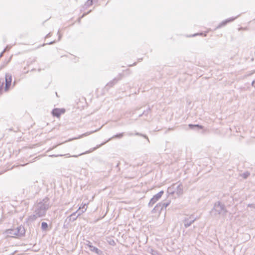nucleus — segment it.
Masks as SVG:
<instances>
[{"mask_svg": "<svg viewBox=\"0 0 255 255\" xmlns=\"http://www.w3.org/2000/svg\"><path fill=\"white\" fill-rule=\"evenodd\" d=\"M6 233L7 235L10 237L16 236V230L15 229H8L6 231Z\"/></svg>", "mask_w": 255, "mask_h": 255, "instance_id": "obj_16", "label": "nucleus"}, {"mask_svg": "<svg viewBox=\"0 0 255 255\" xmlns=\"http://www.w3.org/2000/svg\"><path fill=\"white\" fill-rule=\"evenodd\" d=\"M85 205H86V204H85V205L82 207V210H83V209H84V210L86 209V208H85Z\"/></svg>", "mask_w": 255, "mask_h": 255, "instance_id": "obj_30", "label": "nucleus"}, {"mask_svg": "<svg viewBox=\"0 0 255 255\" xmlns=\"http://www.w3.org/2000/svg\"><path fill=\"white\" fill-rule=\"evenodd\" d=\"M86 242L87 243L86 245L89 248L91 251L95 252L98 255H100L102 253L101 251L99 250L97 248L92 246V243L90 241H87Z\"/></svg>", "mask_w": 255, "mask_h": 255, "instance_id": "obj_7", "label": "nucleus"}, {"mask_svg": "<svg viewBox=\"0 0 255 255\" xmlns=\"http://www.w3.org/2000/svg\"><path fill=\"white\" fill-rule=\"evenodd\" d=\"M198 34H198V33H197V34H195L193 35V36H195L197 35H198Z\"/></svg>", "mask_w": 255, "mask_h": 255, "instance_id": "obj_31", "label": "nucleus"}, {"mask_svg": "<svg viewBox=\"0 0 255 255\" xmlns=\"http://www.w3.org/2000/svg\"><path fill=\"white\" fill-rule=\"evenodd\" d=\"M34 214L28 216V217L27 219V221L32 222L36 220L38 218H42L40 216L38 215L36 212H35L34 211Z\"/></svg>", "mask_w": 255, "mask_h": 255, "instance_id": "obj_12", "label": "nucleus"}, {"mask_svg": "<svg viewBox=\"0 0 255 255\" xmlns=\"http://www.w3.org/2000/svg\"><path fill=\"white\" fill-rule=\"evenodd\" d=\"M234 19L235 18H229L223 21L217 27V28H219L222 26L225 25L228 22L233 21Z\"/></svg>", "mask_w": 255, "mask_h": 255, "instance_id": "obj_17", "label": "nucleus"}, {"mask_svg": "<svg viewBox=\"0 0 255 255\" xmlns=\"http://www.w3.org/2000/svg\"><path fill=\"white\" fill-rule=\"evenodd\" d=\"M196 219L197 218H195L193 215H191L189 217H185L183 221L184 227L186 228H188L196 220Z\"/></svg>", "mask_w": 255, "mask_h": 255, "instance_id": "obj_4", "label": "nucleus"}, {"mask_svg": "<svg viewBox=\"0 0 255 255\" xmlns=\"http://www.w3.org/2000/svg\"><path fill=\"white\" fill-rule=\"evenodd\" d=\"M252 86L255 88V80L253 81Z\"/></svg>", "mask_w": 255, "mask_h": 255, "instance_id": "obj_28", "label": "nucleus"}, {"mask_svg": "<svg viewBox=\"0 0 255 255\" xmlns=\"http://www.w3.org/2000/svg\"><path fill=\"white\" fill-rule=\"evenodd\" d=\"M117 81V80H116V79H114L113 81L108 83L107 84V86H110V87L113 86L116 83Z\"/></svg>", "mask_w": 255, "mask_h": 255, "instance_id": "obj_23", "label": "nucleus"}, {"mask_svg": "<svg viewBox=\"0 0 255 255\" xmlns=\"http://www.w3.org/2000/svg\"><path fill=\"white\" fill-rule=\"evenodd\" d=\"M175 186L176 184H173L171 187H169L167 191V193L168 195H173L175 193Z\"/></svg>", "mask_w": 255, "mask_h": 255, "instance_id": "obj_15", "label": "nucleus"}, {"mask_svg": "<svg viewBox=\"0 0 255 255\" xmlns=\"http://www.w3.org/2000/svg\"><path fill=\"white\" fill-rule=\"evenodd\" d=\"M250 175V173L248 171L240 174V176L243 177L244 179H247Z\"/></svg>", "mask_w": 255, "mask_h": 255, "instance_id": "obj_20", "label": "nucleus"}, {"mask_svg": "<svg viewBox=\"0 0 255 255\" xmlns=\"http://www.w3.org/2000/svg\"><path fill=\"white\" fill-rule=\"evenodd\" d=\"M11 75L8 73H6L5 76V85L4 90L5 91H7L11 85Z\"/></svg>", "mask_w": 255, "mask_h": 255, "instance_id": "obj_6", "label": "nucleus"}, {"mask_svg": "<svg viewBox=\"0 0 255 255\" xmlns=\"http://www.w3.org/2000/svg\"><path fill=\"white\" fill-rule=\"evenodd\" d=\"M175 192L177 195H179L183 193V189L181 184H175Z\"/></svg>", "mask_w": 255, "mask_h": 255, "instance_id": "obj_13", "label": "nucleus"}, {"mask_svg": "<svg viewBox=\"0 0 255 255\" xmlns=\"http://www.w3.org/2000/svg\"><path fill=\"white\" fill-rule=\"evenodd\" d=\"M48 228V224L46 222H42L41 223V229L42 231H46Z\"/></svg>", "mask_w": 255, "mask_h": 255, "instance_id": "obj_21", "label": "nucleus"}, {"mask_svg": "<svg viewBox=\"0 0 255 255\" xmlns=\"http://www.w3.org/2000/svg\"><path fill=\"white\" fill-rule=\"evenodd\" d=\"M252 205H251V204H249L248 206L249 207H251Z\"/></svg>", "mask_w": 255, "mask_h": 255, "instance_id": "obj_32", "label": "nucleus"}, {"mask_svg": "<svg viewBox=\"0 0 255 255\" xmlns=\"http://www.w3.org/2000/svg\"><path fill=\"white\" fill-rule=\"evenodd\" d=\"M101 128H99L98 129H96L95 130L86 132H85V133H83V134H82L81 135H80L78 137H74L73 138L69 139V140H68V141H70L71 140H75V139H80V138H82L83 137L88 136V135H90L91 134L98 131Z\"/></svg>", "mask_w": 255, "mask_h": 255, "instance_id": "obj_8", "label": "nucleus"}, {"mask_svg": "<svg viewBox=\"0 0 255 255\" xmlns=\"http://www.w3.org/2000/svg\"><path fill=\"white\" fill-rule=\"evenodd\" d=\"M189 127L191 128H196V127H197L199 128H203V127L201 126H199L198 125H192V124H189Z\"/></svg>", "mask_w": 255, "mask_h": 255, "instance_id": "obj_22", "label": "nucleus"}, {"mask_svg": "<svg viewBox=\"0 0 255 255\" xmlns=\"http://www.w3.org/2000/svg\"><path fill=\"white\" fill-rule=\"evenodd\" d=\"M80 208L81 207H80L78 210L73 213L67 218V219H69V221L73 222L75 221L79 216H80L83 213L86 211V209L85 210H82L81 211H79Z\"/></svg>", "mask_w": 255, "mask_h": 255, "instance_id": "obj_5", "label": "nucleus"}, {"mask_svg": "<svg viewBox=\"0 0 255 255\" xmlns=\"http://www.w3.org/2000/svg\"><path fill=\"white\" fill-rule=\"evenodd\" d=\"M214 215H225L227 212L225 206L218 201L215 203L211 212Z\"/></svg>", "mask_w": 255, "mask_h": 255, "instance_id": "obj_2", "label": "nucleus"}, {"mask_svg": "<svg viewBox=\"0 0 255 255\" xmlns=\"http://www.w3.org/2000/svg\"><path fill=\"white\" fill-rule=\"evenodd\" d=\"M64 112L65 110L63 109H55L52 111V113L53 116L59 117L61 114L64 113Z\"/></svg>", "mask_w": 255, "mask_h": 255, "instance_id": "obj_10", "label": "nucleus"}, {"mask_svg": "<svg viewBox=\"0 0 255 255\" xmlns=\"http://www.w3.org/2000/svg\"><path fill=\"white\" fill-rule=\"evenodd\" d=\"M6 48H5V49H4V50H3V51L1 53H0V57H1L2 56V55L3 53V52H4L6 50Z\"/></svg>", "mask_w": 255, "mask_h": 255, "instance_id": "obj_27", "label": "nucleus"}, {"mask_svg": "<svg viewBox=\"0 0 255 255\" xmlns=\"http://www.w3.org/2000/svg\"><path fill=\"white\" fill-rule=\"evenodd\" d=\"M15 229L16 230V236L21 237L25 233L24 228L21 226L17 227Z\"/></svg>", "mask_w": 255, "mask_h": 255, "instance_id": "obj_9", "label": "nucleus"}, {"mask_svg": "<svg viewBox=\"0 0 255 255\" xmlns=\"http://www.w3.org/2000/svg\"><path fill=\"white\" fill-rule=\"evenodd\" d=\"M49 199L46 197L42 200L37 201L34 206V211L37 214L43 217L46 215L47 211L50 207Z\"/></svg>", "mask_w": 255, "mask_h": 255, "instance_id": "obj_1", "label": "nucleus"}, {"mask_svg": "<svg viewBox=\"0 0 255 255\" xmlns=\"http://www.w3.org/2000/svg\"><path fill=\"white\" fill-rule=\"evenodd\" d=\"M27 164V163H24V164H19L18 165H14L13 166H12L10 168H8L7 169V170H9V169H12L13 168L15 167H17V166H24V165Z\"/></svg>", "mask_w": 255, "mask_h": 255, "instance_id": "obj_24", "label": "nucleus"}, {"mask_svg": "<svg viewBox=\"0 0 255 255\" xmlns=\"http://www.w3.org/2000/svg\"><path fill=\"white\" fill-rule=\"evenodd\" d=\"M110 244L111 245H115V242H114V241L112 240V241H111L110 242Z\"/></svg>", "mask_w": 255, "mask_h": 255, "instance_id": "obj_26", "label": "nucleus"}, {"mask_svg": "<svg viewBox=\"0 0 255 255\" xmlns=\"http://www.w3.org/2000/svg\"><path fill=\"white\" fill-rule=\"evenodd\" d=\"M58 34H59V39H60L61 38V35L60 34L59 32H58Z\"/></svg>", "mask_w": 255, "mask_h": 255, "instance_id": "obj_29", "label": "nucleus"}, {"mask_svg": "<svg viewBox=\"0 0 255 255\" xmlns=\"http://www.w3.org/2000/svg\"><path fill=\"white\" fill-rule=\"evenodd\" d=\"M163 210V209L162 207H161L160 203H159L152 209V213H159V214H160Z\"/></svg>", "mask_w": 255, "mask_h": 255, "instance_id": "obj_11", "label": "nucleus"}, {"mask_svg": "<svg viewBox=\"0 0 255 255\" xmlns=\"http://www.w3.org/2000/svg\"><path fill=\"white\" fill-rule=\"evenodd\" d=\"M92 2L93 0H88L86 2V5L87 6L91 5L92 4Z\"/></svg>", "mask_w": 255, "mask_h": 255, "instance_id": "obj_25", "label": "nucleus"}, {"mask_svg": "<svg viewBox=\"0 0 255 255\" xmlns=\"http://www.w3.org/2000/svg\"><path fill=\"white\" fill-rule=\"evenodd\" d=\"M163 193L164 192L162 190L157 193L156 195H154L153 197L150 199L148 203V206H152L157 201L160 199Z\"/></svg>", "mask_w": 255, "mask_h": 255, "instance_id": "obj_3", "label": "nucleus"}, {"mask_svg": "<svg viewBox=\"0 0 255 255\" xmlns=\"http://www.w3.org/2000/svg\"><path fill=\"white\" fill-rule=\"evenodd\" d=\"M124 135V133H119V134H116V135H115L114 136H113L112 137L109 138L107 141L102 143L101 144H100V145H99L98 146H97V147L95 148L94 149H95L98 147H99L100 146H101V145H104L105 143H106L107 142L110 141L112 138H121Z\"/></svg>", "mask_w": 255, "mask_h": 255, "instance_id": "obj_14", "label": "nucleus"}, {"mask_svg": "<svg viewBox=\"0 0 255 255\" xmlns=\"http://www.w3.org/2000/svg\"><path fill=\"white\" fill-rule=\"evenodd\" d=\"M148 252L152 255H161L157 251L154 250L151 248L148 250Z\"/></svg>", "mask_w": 255, "mask_h": 255, "instance_id": "obj_19", "label": "nucleus"}, {"mask_svg": "<svg viewBox=\"0 0 255 255\" xmlns=\"http://www.w3.org/2000/svg\"><path fill=\"white\" fill-rule=\"evenodd\" d=\"M170 202H171V201L170 200H168L166 202H160V204L161 207H162L163 209H165L166 208V207L169 205V204H170Z\"/></svg>", "mask_w": 255, "mask_h": 255, "instance_id": "obj_18", "label": "nucleus"}]
</instances>
